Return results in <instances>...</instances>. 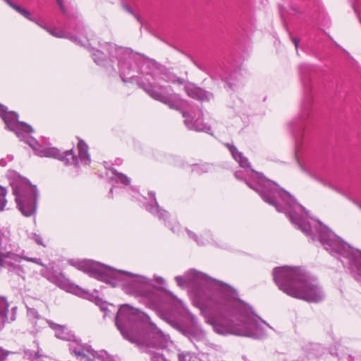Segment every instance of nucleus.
Instances as JSON below:
<instances>
[{
    "label": "nucleus",
    "mask_w": 361,
    "mask_h": 361,
    "mask_svg": "<svg viewBox=\"0 0 361 361\" xmlns=\"http://www.w3.org/2000/svg\"><path fill=\"white\" fill-rule=\"evenodd\" d=\"M5 123L10 130L14 132L16 135L20 137L23 136V134H30L34 132L32 127L24 122L15 121L13 123H9L8 117L5 118Z\"/></svg>",
    "instance_id": "f03ea898"
},
{
    "label": "nucleus",
    "mask_w": 361,
    "mask_h": 361,
    "mask_svg": "<svg viewBox=\"0 0 361 361\" xmlns=\"http://www.w3.org/2000/svg\"><path fill=\"white\" fill-rule=\"evenodd\" d=\"M37 154L40 157L56 158L59 156V151L55 147L43 148L38 150Z\"/></svg>",
    "instance_id": "20e7f679"
},
{
    "label": "nucleus",
    "mask_w": 361,
    "mask_h": 361,
    "mask_svg": "<svg viewBox=\"0 0 361 361\" xmlns=\"http://www.w3.org/2000/svg\"><path fill=\"white\" fill-rule=\"evenodd\" d=\"M6 189L0 186V211H2L4 209L6 204Z\"/></svg>",
    "instance_id": "9b49d317"
},
{
    "label": "nucleus",
    "mask_w": 361,
    "mask_h": 361,
    "mask_svg": "<svg viewBox=\"0 0 361 361\" xmlns=\"http://www.w3.org/2000/svg\"><path fill=\"white\" fill-rule=\"evenodd\" d=\"M57 3L63 12H65V8L61 0H57Z\"/></svg>",
    "instance_id": "f3484780"
},
{
    "label": "nucleus",
    "mask_w": 361,
    "mask_h": 361,
    "mask_svg": "<svg viewBox=\"0 0 361 361\" xmlns=\"http://www.w3.org/2000/svg\"><path fill=\"white\" fill-rule=\"evenodd\" d=\"M292 41L295 47V49H297L299 44V39L298 38H293Z\"/></svg>",
    "instance_id": "a211bd4d"
},
{
    "label": "nucleus",
    "mask_w": 361,
    "mask_h": 361,
    "mask_svg": "<svg viewBox=\"0 0 361 361\" xmlns=\"http://www.w3.org/2000/svg\"><path fill=\"white\" fill-rule=\"evenodd\" d=\"M8 117V121L9 123H13L15 121H18L16 114H7L4 117V120L5 121V118Z\"/></svg>",
    "instance_id": "ddd939ff"
},
{
    "label": "nucleus",
    "mask_w": 361,
    "mask_h": 361,
    "mask_svg": "<svg viewBox=\"0 0 361 361\" xmlns=\"http://www.w3.org/2000/svg\"><path fill=\"white\" fill-rule=\"evenodd\" d=\"M114 175L116 176V180L118 183H121L125 185H128L130 184V178L123 173H118L115 169L110 168L109 169Z\"/></svg>",
    "instance_id": "0eeeda50"
},
{
    "label": "nucleus",
    "mask_w": 361,
    "mask_h": 361,
    "mask_svg": "<svg viewBox=\"0 0 361 361\" xmlns=\"http://www.w3.org/2000/svg\"><path fill=\"white\" fill-rule=\"evenodd\" d=\"M274 280L288 295L307 302H318L322 295L317 285L300 269L279 267L273 273Z\"/></svg>",
    "instance_id": "f257e3e1"
},
{
    "label": "nucleus",
    "mask_w": 361,
    "mask_h": 361,
    "mask_svg": "<svg viewBox=\"0 0 361 361\" xmlns=\"http://www.w3.org/2000/svg\"><path fill=\"white\" fill-rule=\"evenodd\" d=\"M33 239L38 245L44 247L46 246V243L48 241L47 239H43L39 235L36 233L33 235Z\"/></svg>",
    "instance_id": "f8f14e48"
},
{
    "label": "nucleus",
    "mask_w": 361,
    "mask_h": 361,
    "mask_svg": "<svg viewBox=\"0 0 361 361\" xmlns=\"http://www.w3.org/2000/svg\"><path fill=\"white\" fill-rule=\"evenodd\" d=\"M9 354V352L5 351L0 348V361H3L6 356Z\"/></svg>",
    "instance_id": "2eb2a0df"
},
{
    "label": "nucleus",
    "mask_w": 361,
    "mask_h": 361,
    "mask_svg": "<svg viewBox=\"0 0 361 361\" xmlns=\"http://www.w3.org/2000/svg\"><path fill=\"white\" fill-rule=\"evenodd\" d=\"M183 357H184V356H183V355L180 356V359L181 360V358H182Z\"/></svg>",
    "instance_id": "5701e85b"
},
{
    "label": "nucleus",
    "mask_w": 361,
    "mask_h": 361,
    "mask_svg": "<svg viewBox=\"0 0 361 361\" xmlns=\"http://www.w3.org/2000/svg\"><path fill=\"white\" fill-rule=\"evenodd\" d=\"M62 330H63V326H58V327L56 329L57 336H58L59 337L61 338H65V337H64V336H60V335H59V334H60V333H59V331H62Z\"/></svg>",
    "instance_id": "dca6fc26"
},
{
    "label": "nucleus",
    "mask_w": 361,
    "mask_h": 361,
    "mask_svg": "<svg viewBox=\"0 0 361 361\" xmlns=\"http://www.w3.org/2000/svg\"><path fill=\"white\" fill-rule=\"evenodd\" d=\"M67 154H68H68L72 155V154H73V150L68 151V152H67Z\"/></svg>",
    "instance_id": "4be33fe9"
},
{
    "label": "nucleus",
    "mask_w": 361,
    "mask_h": 361,
    "mask_svg": "<svg viewBox=\"0 0 361 361\" xmlns=\"http://www.w3.org/2000/svg\"><path fill=\"white\" fill-rule=\"evenodd\" d=\"M235 160H236L240 166L243 168H249L250 166V162L247 159L244 157L242 154H237L235 155Z\"/></svg>",
    "instance_id": "1a4fd4ad"
},
{
    "label": "nucleus",
    "mask_w": 361,
    "mask_h": 361,
    "mask_svg": "<svg viewBox=\"0 0 361 361\" xmlns=\"http://www.w3.org/2000/svg\"><path fill=\"white\" fill-rule=\"evenodd\" d=\"M23 259L27 262H32L38 263L37 259H36V258L23 257Z\"/></svg>",
    "instance_id": "6ab92c4d"
},
{
    "label": "nucleus",
    "mask_w": 361,
    "mask_h": 361,
    "mask_svg": "<svg viewBox=\"0 0 361 361\" xmlns=\"http://www.w3.org/2000/svg\"><path fill=\"white\" fill-rule=\"evenodd\" d=\"M51 34L56 37H61L62 36L56 34V32H51Z\"/></svg>",
    "instance_id": "412c9836"
},
{
    "label": "nucleus",
    "mask_w": 361,
    "mask_h": 361,
    "mask_svg": "<svg viewBox=\"0 0 361 361\" xmlns=\"http://www.w3.org/2000/svg\"><path fill=\"white\" fill-rule=\"evenodd\" d=\"M79 157L82 160H88L89 159V154H88V147L86 145V143L80 140L78 143L77 146Z\"/></svg>",
    "instance_id": "423d86ee"
},
{
    "label": "nucleus",
    "mask_w": 361,
    "mask_h": 361,
    "mask_svg": "<svg viewBox=\"0 0 361 361\" xmlns=\"http://www.w3.org/2000/svg\"><path fill=\"white\" fill-rule=\"evenodd\" d=\"M260 195H261L262 198L267 203H268V204H269L271 205L274 206L276 207V209L278 211H279V209H278L277 205H276L275 197H274V195H273V193L271 192H262L260 193Z\"/></svg>",
    "instance_id": "6e6552de"
},
{
    "label": "nucleus",
    "mask_w": 361,
    "mask_h": 361,
    "mask_svg": "<svg viewBox=\"0 0 361 361\" xmlns=\"http://www.w3.org/2000/svg\"><path fill=\"white\" fill-rule=\"evenodd\" d=\"M185 90L188 96L194 99H202L204 96V92L202 89L192 84L188 85L185 87Z\"/></svg>",
    "instance_id": "7ed1b4c3"
},
{
    "label": "nucleus",
    "mask_w": 361,
    "mask_h": 361,
    "mask_svg": "<svg viewBox=\"0 0 361 361\" xmlns=\"http://www.w3.org/2000/svg\"><path fill=\"white\" fill-rule=\"evenodd\" d=\"M229 149L232 154V156L235 159V155L237 154H240V152L238 151V149H236V147H233V146H230L229 147Z\"/></svg>",
    "instance_id": "4468645a"
},
{
    "label": "nucleus",
    "mask_w": 361,
    "mask_h": 361,
    "mask_svg": "<svg viewBox=\"0 0 361 361\" xmlns=\"http://www.w3.org/2000/svg\"><path fill=\"white\" fill-rule=\"evenodd\" d=\"M22 212L23 213V214H24L25 216H30V215L31 214L32 211H29V212H25L23 210H22Z\"/></svg>",
    "instance_id": "aec40b11"
},
{
    "label": "nucleus",
    "mask_w": 361,
    "mask_h": 361,
    "mask_svg": "<svg viewBox=\"0 0 361 361\" xmlns=\"http://www.w3.org/2000/svg\"><path fill=\"white\" fill-rule=\"evenodd\" d=\"M6 2L11 8H12L13 10H15L18 13L22 15L23 17H25V18L30 21H33V20L31 18V14L27 10L19 6L18 5L13 3L9 0H6Z\"/></svg>",
    "instance_id": "39448f33"
},
{
    "label": "nucleus",
    "mask_w": 361,
    "mask_h": 361,
    "mask_svg": "<svg viewBox=\"0 0 361 361\" xmlns=\"http://www.w3.org/2000/svg\"><path fill=\"white\" fill-rule=\"evenodd\" d=\"M73 353L76 356L80 357L84 361H92L88 356L90 352L87 350L82 348L79 350H74Z\"/></svg>",
    "instance_id": "9d476101"
},
{
    "label": "nucleus",
    "mask_w": 361,
    "mask_h": 361,
    "mask_svg": "<svg viewBox=\"0 0 361 361\" xmlns=\"http://www.w3.org/2000/svg\"><path fill=\"white\" fill-rule=\"evenodd\" d=\"M360 209H361V205L360 206Z\"/></svg>",
    "instance_id": "b1692460"
}]
</instances>
